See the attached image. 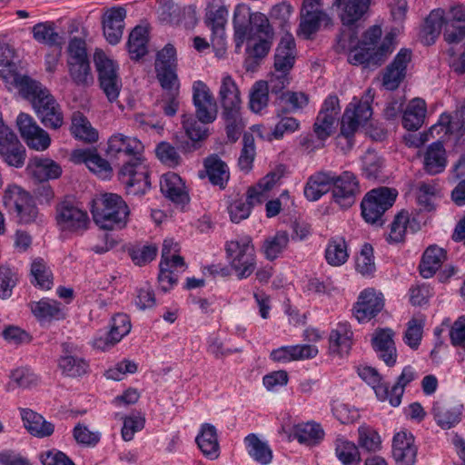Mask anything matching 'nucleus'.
<instances>
[{"mask_svg": "<svg viewBox=\"0 0 465 465\" xmlns=\"http://www.w3.org/2000/svg\"><path fill=\"white\" fill-rule=\"evenodd\" d=\"M71 134L77 139L86 143H95L98 132L91 125L88 119L81 113L74 114L72 118Z\"/></svg>", "mask_w": 465, "mask_h": 465, "instance_id": "nucleus-43", "label": "nucleus"}, {"mask_svg": "<svg viewBox=\"0 0 465 465\" xmlns=\"http://www.w3.org/2000/svg\"><path fill=\"white\" fill-rule=\"evenodd\" d=\"M361 124L351 117L349 112H344L341 120L340 133L335 137V143H341V141L345 140V148H352L354 145L355 133L359 129Z\"/></svg>", "mask_w": 465, "mask_h": 465, "instance_id": "nucleus-49", "label": "nucleus"}, {"mask_svg": "<svg viewBox=\"0 0 465 465\" xmlns=\"http://www.w3.org/2000/svg\"><path fill=\"white\" fill-rule=\"evenodd\" d=\"M309 103V98L304 93L281 92L279 104L275 110L276 115H285L303 109Z\"/></svg>", "mask_w": 465, "mask_h": 465, "instance_id": "nucleus-38", "label": "nucleus"}, {"mask_svg": "<svg viewBox=\"0 0 465 465\" xmlns=\"http://www.w3.org/2000/svg\"><path fill=\"white\" fill-rule=\"evenodd\" d=\"M391 453L397 465H415L418 448L413 434L407 430L395 433L392 438Z\"/></svg>", "mask_w": 465, "mask_h": 465, "instance_id": "nucleus-15", "label": "nucleus"}, {"mask_svg": "<svg viewBox=\"0 0 465 465\" xmlns=\"http://www.w3.org/2000/svg\"><path fill=\"white\" fill-rule=\"evenodd\" d=\"M446 15L441 8L433 9L424 20L422 36L428 45L434 44L441 30L444 32Z\"/></svg>", "mask_w": 465, "mask_h": 465, "instance_id": "nucleus-40", "label": "nucleus"}, {"mask_svg": "<svg viewBox=\"0 0 465 465\" xmlns=\"http://www.w3.org/2000/svg\"><path fill=\"white\" fill-rule=\"evenodd\" d=\"M450 344L465 351V315L458 317L449 331Z\"/></svg>", "mask_w": 465, "mask_h": 465, "instance_id": "nucleus-64", "label": "nucleus"}, {"mask_svg": "<svg viewBox=\"0 0 465 465\" xmlns=\"http://www.w3.org/2000/svg\"><path fill=\"white\" fill-rule=\"evenodd\" d=\"M326 12H307L301 15L299 25V34L304 39H312V36L320 30L323 21L328 20Z\"/></svg>", "mask_w": 465, "mask_h": 465, "instance_id": "nucleus-44", "label": "nucleus"}, {"mask_svg": "<svg viewBox=\"0 0 465 465\" xmlns=\"http://www.w3.org/2000/svg\"><path fill=\"white\" fill-rule=\"evenodd\" d=\"M58 368L64 376L69 378H81L90 372L89 361L80 354L78 347L71 342L62 344Z\"/></svg>", "mask_w": 465, "mask_h": 465, "instance_id": "nucleus-12", "label": "nucleus"}, {"mask_svg": "<svg viewBox=\"0 0 465 465\" xmlns=\"http://www.w3.org/2000/svg\"><path fill=\"white\" fill-rule=\"evenodd\" d=\"M126 17V10L122 7H113L107 13L104 24V35L110 45H117L124 33V18Z\"/></svg>", "mask_w": 465, "mask_h": 465, "instance_id": "nucleus-31", "label": "nucleus"}, {"mask_svg": "<svg viewBox=\"0 0 465 465\" xmlns=\"http://www.w3.org/2000/svg\"><path fill=\"white\" fill-rule=\"evenodd\" d=\"M290 242V236L285 231H278L276 233L264 240L262 251L264 257L272 262L278 259L286 250Z\"/></svg>", "mask_w": 465, "mask_h": 465, "instance_id": "nucleus-42", "label": "nucleus"}, {"mask_svg": "<svg viewBox=\"0 0 465 465\" xmlns=\"http://www.w3.org/2000/svg\"><path fill=\"white\" fill-rule=\"evenodd\" d=\"M335 455L342 465H360L361 461L358 446L345 439L336 440Z\"/></svg>", "mask_w": 465, "mask_h": 465, "instance_id": "nucleus-45", "label": "nucleus"}, {"mask_svg": "<svg viewBox=\"0 0 465 465\" xmlns=\"http://www.w3.org/2000/svg\"><path fill=\"white\" fill-rule=\"evenodd\" d=\"M358 443L361 448L373 452L381 449V436L372 427L361 425L358 429Z\"/></svg>", "mask_w": 465, "mask_h": 465, "instance_id": "nucleus-55", "label": "nucleus"}, {"mask_svg": "<svg viewBox=\"0 0 465 465\" xmlns=\"http://www.w3.org/2000/svg\"><path fill=\"white\" fill-rule=\"evenodd\" d=\"M94 223L103 230L123 229L128 223L130 209L118 194L106 193L94 202L91 209Z\"/></svg>", "mask_w": 465, "mask_h": 465, "instance_id": "nucleus-4", "label": "nucleus"}, {"mask_svg": "<svg viewBox=\"0 0 465 465\" xmlns=\"http://www.w3.org/2000/svg\"><path fill=\"white\" fill-rule=\"evenodd\" d=\"M31 274L34 277L31 282L39 289L47 291L53 287V273L42 258L33 261Z\"/></svg>", "mask_w": 465, "mask_h": 465, "instance_id": "nucleus-47", "label": "nucleus"}, {"mask_svg": "<svg viewBox=\"0 0 465 465\" xmlns=\"http://www.w3.org/2000/svg\"><path fill=\"white\" fill-rule=\"evenodd\" d=\"M295 63V57H285L282 55L274 54V69L282 74L278 77L279 85H272V93H279L285 87L287 83L286 75L289 74L291 69L293 67Z\"/></svg>", "mask_w": 465, "mask_h": 465, "instance_id": "nucleus-60", "label": "nucleus"}, {"mask_svg": "<svg viewBox=\"0 0 465 465\" xmlns=\"http://www.w3.org/2000/svg\"><path fill=\"white\" fill-rule=\"evenodd\" d=\"M353 331L347 322H338L329 334V351L332 355H347L352 346Z\"/></svg>", "mask_w": 465, "mask_h": 465, "instance_id": "nucleus-25", "label": "nucleus"}, {"mask_svg": "<svg viewBox=\"0 0 465 465\" xmlns=\"http://www.w3.org/2000/svg\"><path fill=\"white\" fill-rule=\"evenodd\" d=\"M359 376L370 385L377 398H386V381H383L381 375L377 371L376 369L371 366H364L359 368Z\"/></svg>", "mask_w": 465, "mask_h": 465, "instance_id": "nucleus-51", "label": "nucleus"}, {"mask_svg": "<svg viewBox=\"0 0 465 465\" xmlns=\"http://www.w3.org/2000/svg\"><path fill=\"white\" fill-rule=\"evenodd\" d=\"M19 411L24 427L32 436L43 439L54 433V425L41 414L28 408H19Z\"/></svg>", "mask_w": 465, "mask_h": 465, "instance_id": "nucleus-29", "label": "nucleus"}, {"mask_svg": "<svg viewBox=\"0 0 465 465\" xmlns=\"http://www.w3.org/2000/svg\"><path fill=\"white\" fill-rule=\"evenodd\" d=\"M424 170L430 175L441 173L447 166V154L441 141L429 144L424 153Z\"/></svg>", "mask_w": 465, "mask_h": 465, "instance_id": "nucleus-33", "label": "nucleus"}, {"mask_svg": "<svg viewBox=\"0 0 465 465\" xmlns=\"http://www.w3.org/2000/svg\"><path fill=\"white\" fill-rule=\"evenodd\" d=\"M393 337L394 331L391 329L379 328L371 339L373 350L388 367L394 366L397 361V351Z\"/></svg>", "mask_w": 465, "mask_h": 465, "instance_id": "nucleus-20", "label": "nucleus"}, {"mask_svg": "<svg viewBox=\"0 0 465 465\" xmlns=\"http://www.w3.org/2000/svg\"><path fill=\"white\" fill-rule=\"evenodd\" d=\"M294 436L300 443H314L323 439L324 431L320 424L307 422L295 426Z\"/></svg>", "mask_w": 465, "mask_h": 465, "instance_id": "nucleus-52", "label": "nucleus"}, {"mask_svg": "<svg viewBox=\"0 0 465 465\" xmlns=\"http://www.w3.org/2000/svg\"><path fill=\"white\" fill-rule=\"evenodd\" d=\"M262 203V193H259L257 187H249L246 194V199H236L232 202L228 207L231 221L234 223H239L242 220L247 219L254 203Z\"/></svg>", "mask_w": 465, "mask_h": 465, "instance_id": "nucleus-30", "label": "nucleus"}, {"mask_svg": "<svg viewBox=\"0 0 465 465\" xmlns=\"http://www.w3.org/2000/svg\"><path fill=\"white\" fill-rule=\"evenodd\" d=\"M149 32L146 27L136 25L130 33L127 49L132 60L138 61L148 52Z\"/></svg>", "mask_w": 465, "mask_h": 465, "instance_id": "nucleus-39", "label": "nucleus"}, {"mask_svg": "<svg viewBox=\"0 0 465 465\" xmlns=\"http://www.w3.org/2000/svg\"><path fill=\"white\" fill-rule=\"evenodd\" d=\"M41 123L47 128L58 129L64 123V116L60 105L49 93L37 101L33 107Z\"/></svg>", "mask_w": 465, "mask_h": 465, "instance_id": "nucleus-22", "label": "nucleus"}, {"mask_svg": "<svg viewBox=\"0 0 465 465\" xmlns=\"http://www.w3.org/2000/svg\"><path fill=\"white\" fill-rule=\"evenodd\" d=\"M3 202L8 213L15 215L18 223L29 224L35 222L38 208L33 196L22 187L9 185L4 193Z\"/></svg>", "mask_w": 465, "mask_h": 465, "instance_id": "nucleus-8", "label": "nucleus"}, {"mask_svg": "<svg viewBox=\"0 0 465 465\" xmlns=\"http://www.w3.org/2000/svg\"><path fill=\"white\" fill-rule=\"evenodd\" d=\"M333 177V171H319L310 175L303 189L305 198L315 202L329 191L331 192Z\"/></svg>", "mask_w": 465, "mask_h": 465, "instance_id": "nucleus-26", "label": "nucleus"}, {"mask_svg": "<svg viewBox=\"0 0 465 465\" xmlns=\"http://www.w3.org/2000/svg\"><path fill=\"white\" fill-rule=\"evenodd\" d=\"M30 310L37 322L42 327H47L54 322L63 321L66 317L64 306L58 301L50 298H42L31 302Z\"/></svg>", "mask_w": 465, "mask_h": 465, "instance_id": "nucleus-16", "label": "nucleus"}, {"mask_svg": "<svg viewBox=\"0 0 465 465\" xmlns=\"http://www.w3.org/2000/svg\"><path fill=\"white\" fill-rule=\"evenodd\" d=\"M195 443L206 459L214 460L219 458L220 443L214 425L208 422L202 423L195 437Z\"/></svg>", "mask_w": 465, "mask_h": 465, "instance_id": "nucleus-24", "label": "nucleus"}, {"mask_svg": "<svg viewBox=\"0 0 465 465\" xmlns=\"http://www.w3.org/2000/svg\"><path fill=\"white\" fill-rule=\"evenodd\" d=\"M74 156L84 163L87 168L103 180L110 179L113 169L107 160L103 158L95 148L81 149L74 152Z\"/></svg>", "mask_w": 465, "mask_h": 465, "instance_id": "nucleus-28", "label": "nucleus"}, {"mask_svg": "<svg viewBox=\"0 0 465 465\" xmlns=\"http://www.w3.org/2000/svg\"><path fill=\"white\" fill-rule=\"evenodd\" d=\"M411 60V51L401 48L393 60L386 66L382 74V85L390 91L396 90L407 74V67Z\"/></svg>", "mask_w": 465, "mask_h": 465, "instance_id": "nucleus-14", "label": "nucleus"}, {"mask_svg": "<svg viewBox=\"0 0 465 465\" xmlns=\"http://www.w3.org/2000/svg\"><path fill=\"white\" fill-rule=\"evenodd\" d=\"M177 66L155 64L156 78L161 87L170 93L179 94L180 82L176 73Z\"/></svg>", "mask_w": 465, "mask_h": 465, "instance_id": "nucleus-46", "label": "nucleus"}, {"mask_svg": "<svg viewBox=\"0 0 465 465\" xmlns=\"http://www.w3.org/2000/svg\"><path fill=\"white\" fill-rule=\"evenodd\" d=\"M385 300L381 292L374 288L362 290L353 305V316L359 323H366L374 319L384 308Z\"/></svg>", "mask_w": 465, "mask_h": 465, "instance_id": "nucleus-11", "label": "nucleus"}, {"mask_svg": "<svg viewBox=\"0 0 465 465\" xmlns=\"http://www.w3.org/2000/svg\"><path fill=\"white\" fill-rule=\"evenodd\" d=\"M94 63L97 72L99 87L110 103L118 100L122 89V79L119 76L118 64L110 59L104 51L96 50Z\"/></svg>", "mask_w": 465, "mask_h": 465, "instance_id": "nucleus-7", "label": "nucleus"}, {"mask_svg": "<svg viewBox=\"0 0 465 465\" xmlns=\"http://www.w3.org/2000/svg\"><path fill=\"white\" fill-rule=\"evenodd\" d=\"M55 219L57 226L62 232H83L89 224L87 212L69 200H64L57 204Z\"/></svg>", "mask_w": 465, "mask_h": 465, "instance_id": "nucleus-9", "label": "nucleus"}, {"mask_svg": "<svg viewBox=\"0 0 465 465\" xmlns=\"http://www.w3.org/2000/svg\"><path fill=\"white\" fill-rule=\"evenodd\" d=\"M218 101L222 114L242 113V98L235 80L230 75H223L221 81Z\"/></svg>", "mask_w": 465, "mask_h": 465, "instance_id": "nucleus-17", "label": "nucleus"}, {"mask_svg": "<svg viewBox=\"0 0 465 465\" xmlns=\"http://www.w3.org/2000/svg\"><path fill=\"white\" fill-rule=\"evenodd\" d=\"M350 253L347 242L343 237H331L324 250L326 262L333 267H340L347 262Z\"/></svg>", "mask_w": 465, "mask_h": 465, "instance_id": "nucleus-36", "label": "nucleus"}, {"mask_svg": "<svg viewBox=\"0 0 465 465\" xmlns=\"http://www.w3.org/2000/svg\"><path fill=\"white\" fill-rule=\"evenodd\" d=\"M463 412V405L445 406L440 403L432 407V414L435 422L442 430L455 427L460 420Z\"/></svg>", "mask_w": 465, "mask_h": 465, "instance_id": "nucleus-35", "label": "nucleus"}, {"mask_svg": "<svg viewBox=\"0 0 465 465\" xmlns=\"http://www.w3.org/2000/svg\"><path fill=\"white\" fill-rule=\"evenodd\" d=\"M380 25H372L362 35L357 45L352 47L348 54V62L352 65H361L363 69L375 70L386 60L391 53V40L386 39L379 44L381 37Z\"/></svg>", "mask_w": 465, "mask_h": 465, "instance_id": "nucleus-3", "label": "nucleus"}, {"mask_svg": "<svg viewBox=\"0 0 465 465\" xmlns=\"http://www.w3.org/2000/svg\"><path fill=\"white\" fill-rule=\"evenodd\" d=\"M398 191L381 186L369 191L361 203V216L370 224L382 227L384 214L396 202Z\"/></svg>", "mask_w": 465, "mask_h": 465, "instance_id": "nucleus-5", "label": "nucleus"}, {"mask_svg": "<svg viewBox=\"0 0 465 465\" xmlns=\"http://www.w3.org/2000/svg\"><path fill=\"white\" fill-rule=\"evenodd\" d=\"M356 271L362 276H372L376 271L373 247L370 243H364L355 262Z\"/></svg>", "mask_w": 465, "mask_h": 465, "instance_id": "nucleus-54", "label": "nucleus"}, {"mask_svg": "<svg viewBox=\"0 0 465 465\" xmlns=\"http://www.w3.org/2000/svg\"><path fill=\"white\" fill-rule=\"evenodd\" d=\"M371 0H334L341 23L347 27L356 25L368 13Z\"/></svg>", "mask_w": 465, "mask_h": 465, "instance_id": "nucleus-18", "label": "nucleus"}, {"mask_svg": "<svg viewBox=\"0 0 465 465\" xmlns=\"http://www.w3.org/2000/svg\"><path fill=\"white\" fill-rule=\"evenodd\" d=\"M143 150V144L135 137L116 133L108 139L106 154L111 160L124 163L118 176L128 194L144 195L151 188Z\"/></svg>", "mask_w": 465, "mask_h": 465, "instance_id": "nucleus-1", "label": "nucleus"}, {"mask_svg": "<svg viewBox=\"0 0 465 465\" xmlns=\"http://www.w3.org/2000/svg\"><path fill=\"white\" fill-rule=\"evenodd\" d=\"M446 259V252L438 246L428 247L423 255L420 264V274L424 278L431 277L441 266Z\"/></svg>", "mask_w": 465, "mask_h": 465, "instance_id": "nucleus-41", "label": "nucleus"}, {"mask_svg": "<svg viewBox=\"0 0 465 465\" xmlns=\"http://www.w3.org/2000/svg\"><path fill=\"white\" fill-rule=\"evenodd\" d=\"M17 282V272L8 266L0 265V299L10 298Z\"/></svg>", "mask_w": 465, "mask_h": 465, "instance_id": "nucleus-58", "label": "nucleus"}, {"mask_svg": "<svg viewBox=\"0 0 465 465\" xmlns=\"http://www.w3.org/2000/svg\"><path fill=\"white\" fill-rule=\"evenodd\" d=\"M408 232V212L401 210L395 216L390 225V231L386 241L389 243H401L405 241V235Z\"/></svg>", "mask_w": 465, "mask_h": 465, "instance_id": "nucleus-50", "label": "nucleus"}, {"mask_svg": "<svg viewBox=\"0 0 465 465\" xmlns=\"http://www.w3.org/2000/svg\"><path fill=\"white\" fill-rule=\"evenodd\" d=\"M160 187L163 194L173 203L182 206L189 203L188 191L179 174L173 172L164 173L161 178Z\"/></svg>", "mask_w": 465, "mask_h": 465, "instance_id": "nucleus-23", "label": "nucleus"}, {"mask_svg": "<svg viewBox=\"0 0 465 465\" xmlns=\"http://www.w3.org/2000/svg\"><path fill=\"white\" fill-rule=\"evenodd\" d=\"M424 321L422 319L411 318L407 323L403 341L412 350H417L420 345Z\"/></svg>", "mask_w": 465, "mask_h": 465, "instance_id": "nucleus-59", "label": "nucleus"}, {"mask_svg": "<svg viewBox=\"0 0 465 465\" xmlns=\"http://www.w3.org/2000/svg\"><path fill=\"white\" fill-rule=\"evenodd\" d=\"M360 193L359 180L352 172L343 171L340 174L334 172L331 186L332 201L341 208H350Z\"/></svg>", "mask_w": 465, "mask_h": 465, "instance_id": "nucleus-10", "label": "nucleus"}, {"mask_svg": "<svg viewBox=\"0 0 465 465\" xmlns=\"http://www.w3.org/2000/svg\"><path fill=\"white\" fill-rule=\"evenodd\" d=\"M6 74L8 76H5V82L17 87L22 96L30 101L33 107L36 104L37 101H42V98L50 93L39 82L33 80L27 75L20 74L18 71L15 74L6 73Z\"/></svg>", "mask_w": 465, "mask_h": 465, "instance_id": "nucleus-19", "label": "nucleus"}, {"mask_svg": "<svg viewBox=\"0 0 465 465\" xmlns=\"http://www.w3.org/2000/svg\"><path fill=\"white\" fill-rule=\"evenodd\" d=\"M426 113L425 101L421 98L412 99L402 114L401 124L403 128L409 131L419 130L424 123Z\"/></svg>", "mask_w": 465, "mask_h": 465, "instance_id": "nucleus-34", "label": "nucleus"}, {"mask_svg": "<svg viewBox=\"0 0 465 465\" xmlns=\"http://www.w3.org/2000/svg\"><path fill=\"white\" fill-rule=\"evenodd\" d=\"M157 251V247L151 244L132 247L128 253L135 265L144 266L155 259Z\"/></svg>", "mask_w": 465, "mask_h": 465, "instance_id": "nucleus-63", "label": "nucleus"}, {"mask_svg": "<svg viewBox=\"0 0 465 465\" xmlns=\"http://www.w3.org/2000/svg\"><path fill=\"white\" fill-rule=\"evenodd\" d=\"M32 32L34 39L40 44L48 46H57L61 44V37L53 22L38 23L34 25Z\"/></svg>", "mask_w": 465, "mask_h": 465, "instance_id": "nucleus-48", "label": "nucleus"}, {"mask_svg": "<svg viewBox=\"0 0 465 465\" xmlns=\"http://www.w3.org/2000/svg\"><path fill=\"white\" fill-rule=\"evenodd\" d=\"M228 9L223 0H212L205 9L204 22L212 31V45L223 46L225 44V25Z\"/></svg>", "mask_w": 465, "mask_h": 465, "instance_id": "nucleus-13", "label": "nucleus"}, {"mask_svg": "<svg viewBox=\"0 0 465 465\" xmlns=\"http://www.w3.org/2000/svg\"><path fill=\"white\" fill-rule=\"evenodd\" d=\"M37 383L36 375L29 368H17L10 374L8 389L16 388L27 389Z\"/></svg>", "mask_w": 465, "mask_h": 465, "instance_id": "nucleus-57", "label": "nucleus"}, {"mask_svg": "<svg viewBox=\"0 0 465 465\" xmlns=\"http://www.w3.org/2000/svg\"><path fill=\"white\" fill-rule=\"evenodd\" d=\"M158 160L169 168H175L182 163V157L177 149L168 142H161L155 147Z\"/></svg>", "mask_w": 465, "mask_h": 465, "instance_id": "nucleus-56", "label": "nucleus"}, {"mask_svg": "<svg viewBox=\"0 0 465 465\" xmlns=\"http://www.w3.org/2000/svg\"><path fill=\"white\" fill-rule=\"evenodd\" d=\"M131 329V319L126 313H116L110 320L108 331L119 342L130 333Z\"/></svg>", "mask_w": 465, "mask_h": 465, "instance_id": "nucleus-61", "label": "nucleus"}, {"mask_svg": "<svg viewBox=\"0 0 465 465\" xmlns=\"http://www.w3.org/2000/svg\"><path fill=\"white\" fill-rule=\"evenodd\" d=\"M203 166L210 183L221 190L225 189L230 179V171L226 163L217 154H211L204 159Z\"/></svg>", "mask_w": 465, "mask_h": 465, "instance_id": "nucleus-32", "label": "nucleus"}, {"mask_svg": "<svg viewBox=\"0 0 465 465\" xmlns=\"http://www.w3.org/2000/svg\"><path fill=\"white\" fill-rule=\"evenodd\" d=\"M193 104L195 115H184L182 124L187 137L193 143V149H197L199 146L196 143L209 135V129L205 125L213 124L218 114L217 103L211 89L201 80L193 84Z\"/></svg>", "mask_w": 465, "mask_h": 465, "instance_id": "nucleus-2", "label": "nucleus"}, {"mask_svg": "<svg viewBox=\"0 0 465 465\" xmlns=\"http://www.w3.org/2000/svg\"><path fill=\"white\" fill-rule=\"evenodd\" d=\"M26 171L39 183L57 179L62 174V167L50 158L33 157L29 160Z\"/></svg>", "mask_w": 465, "mask_h": 465, "instance_id": "nucleus-27", "label": "nucleus"}, {"mask_svg": "<svg viewBox=\"0 0 465 465\" xmlns=\"http://www.w3.org/2000/svg\"><path fill=\"white\" fill-rule=\"evenodd\" d=\"M245 449L249 456L258 464L268 465L272 460V450L269 444L256 434L250 433L244 438Z\"/></svg>", "mask_w": 465, "mask_h": 465, "instance_id": "nucleus-37", "label": "nucleus"}, {"mask_svg": "<svg viewBox=\"0 0 465 465\" xmlns=\"http://www.w3.org/2000/svg\"><path fill=\"white\" fill-rule=\"evenodd\" d=\"M69 74L76 85H85L91 76L89 60L68 62Z\"/></svg>", "mask_w": 465, "mask_h": 465, "instance_id": "nucleus-62", "label": "nucleus"}, {"mask_svg": "<svg viewBox=\"0 0 465 465\" xmlns=\"http://www.w3.org/2000/svg\"><path fill=\"white\" fill-rule=\"evenodd\" d=\"M269 101V85L265 81L256 82L250 93L249 108L253 113H260Z\"/></svg>", "mask_w": 465, "mask_h": 465, "instance_id": "nucleus-53", "label": "nucleus"}, {"mask_svg": "<svg viewBox=\"0 0 465 465\" xmlns=\"http://www.w3.org/2000/svg\"><path fill=\"white\" fill-rule=\"evenodd\" d=\"M226 256L230 266L239 280L247 279L256 269V253L252 240L243 236L225 244Z\"/></svg>", "mask_w": 465, "mask_h": 465, "instance_id": "nucleus-6", "label": "nucleus"}, {"mask_svg": "<svg viewBox=\"0 0 465 465\" xmlns=\"http://www.w3.org/2000/svg\"><path fill=\"white\" fill-rule=\"evenodd\" d=\"M445 15L444 40L450 45L462 42L465 39V6H453Z\"/></svg>", "mask_w": 465, "mask_h": 465, "instance_id": "nucleus-21", "label": "nucleus"}]
</instances>
